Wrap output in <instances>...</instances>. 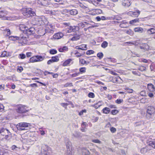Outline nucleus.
<instances>
[{
	"label": "nucleus",
	"mask_w": 155,
	"mask_h": 155,
	"mask_svg": "<svg viewBox=\"0 0 155 155\" xmlns=\"http://www.w3.org/2000/svg\"><path fill=\"white\" fill-rule=\"evenodd\" d=\"M155 111V108L154 107L150 106L148 107L147 109V113L146 114V117L150 119L151 120L155 119L154 114Z\"/></svg>",
	"instance_id": "obj_1"
},
{
	"label": "nucleus",
	"mask_w": 155,
	"mask_h": 155,
	"mask_svg": "<svg viewBox=\"0 0 155 155\" xmlns=\"http://www.w3.org/2000/svg\"><path fill=\"white\" fill-rule=\"evenodd\" d=\"M23 14L27 17L33 16L35 15L34 10L30 8H23Z\"/></svg>",
	"instance_id": "obj_2"
},
{
	"label": "nucleus",
	"mask_w": 155,
	"mask_h": 155,
	"mask_svg": "<svg viewBox=\"0 0 155 155\" xmlns=\"http://www.w3.org/2000/svg\"><path fill=\"white\" fill-rule=\"evenodd\" d=\"M30 126V124L25 122L20 123L16 125V127L19 130H25L28 129Z\"/></svg>",
	"instance_id": "obj_3"
},
{
	"label": "nucleus",
	"mask_w": 155,
	"mask_h": 155,
	"mask_svg": "<svg viewBox=\"0 0 155 155\" xmlns=\"http://www.w3.org/2000/svg\"><path fill=\"white\" fill-rule=\"evenodd\" d=\"M26 107L23 105H19L18 106L16 109L17 112L19 113L24 114L28 112L29 110H27L26 108Z\"/></svg>",
	"instance_id": "obj_4"
},
{
	"label": "nucleus",
	"mask_w": 155,
	"mask_h": 155,
	"mask_svg": "<svg viewBox=\"0 0 155 155\" xmlns=\"http://www.w3.org/2000/svg\"><path fill=\"white\" fill-rule=\"evenodd\" d=\"M37 3L39 6L51 7V3L48 2V0H38Z\"/></svg>",
	"instance_id": "obj_5"
},
{
	"label": "nucleus",
	"mask_w": 155,
	"mask_h": 155,
	"mask_svg": "<svg viewBox=\"0 0 155 155\" xmlns=\"http://www.w3.org/2000/svg\"><path fill=\"white\" fill-rule=\"evenodd\" d=\"M48 146L47 145H43L41 148L40 155H48Z\"/></svg>",
	"instance_id": "obj_6"
},
{
	"label": "nucleus",
	"mask_w": 155,
	"mask_h": 155,
	"mask_svg": "<svg viewBox=\"0 0 155 155\" xmlns=\"http://www.w3.org/2000/svg\"><path fill=\"white\" fill-rule=\"evenodd\" d=\"M9 131L5 128L2 127L0 128V139H3L4 136L6 134H8Z\"/></svg>",
	"instance_id": "obj_7"
},
{
	"label": "nucleus",
	"mask_w": 155,
	"mask_h": 155,
	"mask_svg": "<svg viewBox=\"0 0 155 155\" xmlns=\"http://www.w3.org/2000/svg\"><path fill=\"white\" fill-rule=\"evenodd\" d=\"M78 29V27L75 26H69L66 29V31L67 33H69L72 31L74 32Z\"/></svg>",
	"instance_id": "obj_8"
},
{
	"label": "nucleus",
	"mask_w": 155,
	"mask_h": 155,
	"mask_svg": "<svg viewBox=\"0 0 155 155\" xmlns=\"http://www.w3.org/2000/svg\"><path fill=\"white\" fill-rule=\"evenodd\" d=\"M147 26L152 27L153 28H150L147 30V34L151 35L155 33V27L152 25H147Z\"/></svg>",
	"instance_id": "obj_9"
},
{
	"label": "nucleus",
	"mask_w": 155,
	"mask_h": 155,
	"mask_svg": "<svg viewBox=\"0 0 155 155\" xmlns=\"http://www.w3.org/2000/svg\"><path fill=\"white\" fill-rule=\"evenodd\" d=\"M139 47L141 49L143 50L144 51H147L149 48L148 45L145 43L140 44Z\"/></svg>",
	"instance_id": "obj_10"
},
{
	"label": "nucleus",
	"mask_w": 155,
	"mask_h": 155,
	"mask_svg": "<svg viewBox=\"0 0 155 155\" xmlns=\"http://www.w3.org/2000/svg\"><path fill=\"white\" fill-rule=\"evenodd\" d=\"M7 14V12L1 11L0 12V18L3 20H12L10 18H7L5 16Z\"/></svg>",
	"instance_id": "obj_11"
},
{
	"label": "nucleus",
	"mask_w": 155,
	"mask_h": 155,
	"mask_svg": "<svg viewBox=\"0 0 155 155\" xmlns=\"http://www.w3.org/2000/svg\"><path fill=\"white\" fill-rule=\"evenodd\" d=\"M140 14L139 10L137 9L134 12H130L129 14L131 16L134 17H137Z\"/></svg>",
	"instance_id": "obj_12"
},
{
	"label": "nucleus",
	"mask_w": 155,
	"mask_h": 155,
	"mask_svg": "<svg viewBox=\"0 0 155 155\" xmlns=\"http://www.w3.org/2000/svg\"><path fill=\"white\" fill-rule=\"evenodd\" d=\"M150 150V149L149 147L147 146L142 148L140 150V152L142 153L146 154L149 153Z\"/></svg>",
	"instance_id": "obj_13"
},
{
	"label": "nucleus",
	"mask_w": 155,
	"mask_h": 155,
	"mask_svg": "<svg viewBox=\"0 0 155 155\" xmlns=\"http://www.w3.org/2000/svg\"><path fill=\"white\" fill-rule=\"evenodd\" d=\"M35 29L34 28L31 27L29 28H27L26 31L25 32V34L28 35H31L35 33Z\"/></svg>",
	"instance_id": "obj_14"
},
{
	"label": "nucleus",
	"mask_w": 155,
	"mask_h": 155,
	"mask_svg": "<svg viewBox=\"0 0 155 155\" xmlns=\"http://www.w3.org/2000/svg\"><path fill=\"white\" fill-rule=\"evenodd\" d=\"M122 5L123 6L127 7L130 6L131 5V3L128 0H124L122 1Z\"/></svg>",
	"instance_id": "obj_15"
},
{
	"label": "nucleus",
	"mask_w": 155,
	"mask_h": 155,
	"mask_svg": "<svg viewBox=\"0 0 155 155\" xmlns=\"http://www.w3.org/2000/svg\"><path fill=\"white\" fill-rule=\"evenodd\" d=\"M64 36L63 34L61 32L56 33L53 36V38L54 39H58L61 38Z\"/></svg>",
	"instance_id": "obj_16"
},
{
	"label": "nucleus",
	"mask_w": 155,
	"mask_h": 155,
	"mask_svg": "<svg viewBox=\"0 0 155 155\" xmlns=\"http://www.w3.org/2000/svg\"><path fill=\"white\" fill-rule=\"evenodd\" d=\"M82 155H88L90 154L89 151L86 148L82 147L81 149Z\"/></svg>",
	"instance_id": "obj_17"
},
{
	"label": "nucleus",
	"mask_w": 155,
	"mask_h": 155,
	"mask_svg": "<svg viewBox=\"0 0 155 155\" xmlns=\"http://www.w3.org/2000/svg\"><path fill=\"white\" fill-rule=\"evenodd\" d=\"M73 37L71 38V40L72 41H76L79 39L80 38V35L79 34H77L75 33L73 34Z\"/></svg>",
	"instance_id": "obj_18"
},
{
	"label": "nucleus",
	"mask_w": 155,
	"mask_h": 155,
	"mask_svg": "<svg viewBox=\"0 0 155 155\" xmlns=\"http://www.w3.org/2000/svg\"><path fill=\"white\" fill-rule=\"evenodd\" d=\"M147 88L150 91H154L155 90L154 86L151 84H147Z\"/></svg>",
	"instance_id": "obj_19"
},
{
	"label": "nucleus",
	"mask_w": 155,
	"mask_h": 155,
	"mask_svg": "<svg viewBox=\"0 0 155 155\" xmlns=\"http://www.w3.org/2000/svg\"><path fill=\"white\" fill-rule=\"evenodd\" d=\"M27 28H28V27L24 25H20L19 26V29L21 31H23V33L25 34V32L26 31Z\"/></svg>",
	"instance_id": "obj_20"
},
{
	"label": "nucleus",
	"mask_w": 155,
	"mask_h": 155,
	"mask_svg": "<svg viewBox=\"0 0 155 155\" xmlns=\"http://www.w3.org/2000/svg\"><path fill=\"white\" fill-rule=\"evenodd\" d=\"M71 143L70 142H68L66 144L67 153H68L69 154H71V151L70 150V149L71 148Z\"/></svg>",
	"instance_id": "obj_21"
},
{
	"label": "nucleus",
	"mask_w": 155,
	"mask_h": 155,
	"mask_svg": "<svg viewBox=\"0 0 155 155\" xmlns=\"http://www.w3.org/2000/svg\"><path fill=\"white\" fill-rule=\"evenodd\" d=\"M36 57L37 62L42 61L45 58V57L44 56H42L38 55H36Z\"/></svg>",
	"instance_id": "obj_22"
},
{
	"label": "nucleus",
	"mask_w": 155,
	"mask_h": 155,
	"mask_svg": "<svg viewBox=\"0 0 155 155\" xmlns=\"http://www.w3.org/2000/svg\"><path fill=\"white\" fill-rule=\"evenodd\" d=\"M69 12L71 15H76L78 13V11L75 9L70 10Z\"/></svg>",
	"instance_id": "obj_23"
},
{
	"label": "nucleus",
	"mask_w": 155,
	"mask_h": 155,
	"mask_svg": "<svg viewBox=\"0 0 155 155\" xmlns=\"http://www.w3.org/2000/svg\"><path fill=\"white\" fill-rule=\"evenodd\" d=\"M102 111L105 114H108L110 111V109L108 107H105L103 109Z\"/></svg>",
	"instance_id": "obj_24"
},
{
	"label": "nucleus",
	"mask_w": 155,
	"mask_h": 155,
	"mask_svg": "<svg viewBox=\"0 0 155 155\" xmlns=\"http://www.w3.org/2000/svg\"><path fill=\"white\" fill-rule=\"evenodd\" d=\"M72 61V59H68L65 61L63 64L62 65L63 66H67L68 64H69Z\"/></svg>",
	"instance_id": "obj_25"
},
{
	"label": "nucleus",
	"mask_w": 155,
	"mask_h": 155,
	"mask_svg": "<svg viewBox=\"0 0 155 155\" xmlns=\"http://www.w3.org/2000/svg\"><path fill=\"white\" fill-rule=\"evenodd\" d=\"M134 30L135 32H139L140 33H142L143 31V28L140 27L135 28Z\"/></svg>",
	"instance_id": "obj_26"
},
{
	"label": "nucleus",
	"mask_w": 155,
	"mask_h": 155,
	"mask_svg": "<svg viewBox=\"0 0 155 155\" xmlns=\"http://www.w3.org/2000/svg\"><path fill=\"white\" fill-rule=\"evenodd\" d=\"M68 48L67 47L65 46H64L63 47H60L58 51L60 52H64L65 51H67L68 50Z\"/></svg>",
	"instance_id": "obj_27"
},
{
	"label": "nucleus",
	"mask_w": 155,
	"mask_h": 155,
	"mask_svg": "<svg viewBox=\"0 0 155 155\" xmlns=\"http://www.w3.org/2000/svg\"><path fill=\"white\" fill-rule=\"evenodd\" d=\"M122 81V79L119 77H118L117 78L114 77L115 83H121Z\"/></svg>",
	"instance_id": "obj_28"
},
{
	"label": "nucleus",
	"mask_w": 155,
	"mask_h": 155,
	"mask_svg": "<svg viewBox=\"0 0 155 155\" xmlns=\"http://www.w3.org/2000/svg\"><path fill=\"white\" fill-rule=\"evenodd\" d=\"M148 145L155 149V140L149 141Z\"/></svg>",
	"instance_id": "obj_29"
},
{
	"label": "nucleus",
	"mask_w": 155,
	"mask_h": 155,
	"mask_svg": "<svg viewBox=\"0 0 155 155\" xmlns=\"http://www.w3.org/2000/svg\"><path fill=\"white\" fill-rule=\"evenodd\" d=\"M51 59L53 62H58L59 60V57L58 56L52 57Z\"/></svg>",
	"instance_id": "obj_30"
},
{
	"label": "nucleus",
	"mask_w": 155,
	"mask_h": 155,
	"mask_svg": "<svg viewBox=\"0 0 155 155\" xmlns=\"http://www.w3.org/2000/svg\"><path fill=\"white\" fill-rule=\"evenodd\" d=\"M37 62L36 56H33L31 57L29 60V62Z\"/></svg>",
	"instance_id": "obj_31"
},
{
	"label": "nucleus",
	"mask_w": 155,
	"mask_h": 155,
	"mask_svg": "<svg viewBox=\"0 0 155 155\" xmlns=\"http://www.w3.org/2000/svg\"><path fill=\"white\" fill-rule=\"evenodd\" d=\"M79 62L80 64L83 65H84L85 64L87 65L89 63V62H87L83 59L80 58L79 59Z\"/></svg>",
	"instance_id": "obj_32"
},
{
	"label": "nucleus",
	"mask_w": 155,
	"mask_h": 155,
	"mask_svg": "<svg viewBox=\"0 0 155 155\" xmlns=\"http://www.w3.org/2000/svg\"><path fill=\"white\" fill-rule=\"evenodd\" d=\"M139 22V19L138 18H136L130 21V24H134L136 23H137Z\"/></svg>",
	"instance_id": "obj_33"
},
{
	"label": "nucleus",
	"mask_w": 155,
	"mask_h": 155,
	"mask_svg": "<svg viewBox=\"0 0 155 155\" xmlns=\"http://www.w3.org/2000/svg\"><path fill=\"white\" fill-rule=\"evenodd\" d=\"M108 43L106 41H104L101 44V47L104 48H106L108 46Z\"/></svg>",
	"instance_id": "obj_34"
},
{
	"label": "nucleus",
	"mask_w": 155,
	"mask_h": 155,
	"mask_svg": "<svg viewBox=\"0 0 155 155\" xmlns=\"http://www.w3.org/2000/svg\"><path fill=\"white\" fill-rule=\"evenodd\" d=\"M20 37L18 36H11L9 37L10 40L13 41L19 39H20Z\"/></svg>",
	"instance_id": "obj_35"
},
{
	"label": "nucleus",
	"mask_w": 155,
	"mask_h": 155,
	"mask_svg": "<svg viewBox=\"0 0 155 155\" xmlns=\"http://www.w3.org/2000/svg\"><path fill=\"white\" fill-rule=\"evenodd\" d=\"M63 3H60L59 4L57 3H51V7L53 6L55 7V8H57L58 7L59 5H63Z\"/></svg>",
	"instance_id": "obj_36"
},
{
	"label": "nucleus",
	"mask_w": 155,
	"mask_h": 155,
	"mask_svg": "<svg viewBox=\"0 0 155 155\" xmlns=\"http://www.w3.org/2000/svg\"><path fill=\"white\" fill-rule=\"evenodd\" d=\"M73 135L76 138H79L80 137V133L78 131H75L74 133L73 134Z\"/></svg>",
	"instance_id": "obj_37"
},
{
	"label": "nucleus",
	"mask_w": 155,
	"mask_h": 155,
	"mask_svg": "<svg viewBox=\"0 0 155 155\" xmlns=\"http://www.w3.org/2000/svg\"><path fill=\"white\" fill-rule=\"evenodd\" d=\"M81 50H86L87 49V45L85 44H82L80 45Z\"/></svg>",
	"instance_id": "obj_38"
},
{
	"label": "nucleus",
	"mask_w": 155,
	"mask_h": 155,
	"mask_svg": "<svg viewBox=\"0 0 155 155\" xmlns=\"http://www.w3.org/2000/svg\"><path fill=\"white\" fill-rule=\"evenodd\" d=\"M86 68L85 67H81L79 68V70L80 73H84L86 72Z\"/></svg>",
	"instance_id": "obj_39"
},
{
	"label": "nucleus",
	"mask_w": 155,
	"mask_h": 155,
	"mask_svg": "<svg viewBox=\"0 0 155 155\" xmlns=\"http://www.w3.org/2000/svg\"><path fill=\"white\" fill-rule=\"evenodd\" d=\"M68 102L69 103L68 104L67 103H62L61 104V105L63 107L66 108L67 106H68L69 104H71V102L70 101H68Z\"/></svg>",
	"instance_id": "obj_40"
},
{
	"label": "nucleus",
	"mask_w": 155,
	"mask_h": 155,
	"mask_svg": "<svg viewBox=\"0 0 155 155\" xmlns=\"http://www.w3.org/2000/svg\"><path fill=\"white\" fill-rule=\"evenodd\" d=\"M57 52V51L55 49H51L49 51V53L51 54H56Z\"/></svg>",
	"instance_id": "obj_41"
},
{
	"label": "nucleus",
	"mask_w": 155,
	"mask_h": 155,
	"mask_svg": "<svg viewBox=\"0 0 155 155\" xmlns=\"http://www.w3.org/2000/svg\"><path fill=\"white\" fill-rule=\"evenodd\" d=\"M146 68L143 66H139L138 68V69L139 71H143L146 70Z\"/></svg>",
	"instance_id": "obj_42"
},
{
	"label": "nucleus",
	"mask_w": 155,
	"mask_h": 155,
	"mask_svg": "<svg viewBox=\"0 0 155 155\" xmlns=\"http://www.w3.org/2000/svg\"><path fill=\"white\" fill-rule=\"evenodd\" d=\"M75 54L77 57H80L83 55V54L80 53V52H78L77 51H75Z\"/></svg>",
	"instance_id": "obj_43"
},
{
	"label": "nucleus",
	"mask_w": 155,
	"mask_h": 155,
	"mask_svg": "<svg viewBox=\"0 0 155 155\" xmlns=\"http://www.w3.org/2000/svg\"><path fill=\"white\" fill-rule=\"evenodd\" d=\"M104 54L102 52L98 53L97 54V57L99 58L100 59L102 58L103 57Z\"/></svg>",
	"instance_id": "obj_44"
},
{
	"label": "nucleus",
	"mask_w": 155,
	"mask_h": 155,
	"mask_svg": "<svg viewBox=\"0 0 155 155\" xmlns=\"http://www.w3.org/2000/svg\"><path fill=\"white\" fill-rule=\"evenodd\" d=\"M125 89L127 91V92L129 93H132L133 91V90L132 89L128 87H126Z\"/></svg>",
	"instance_id": "obj_45"
},
{
	"label": "nucleus",
	"mask_w": 155,
	"mask_h": 155,
	"mask_svg": "<svg viewBox=\"0 0 155 155\" xmlns=\"http://www.w3.org/2000/svg\"><path fill=\"white\" fill-rule=\"evenodd\" d=\"M11 135V133L10 132H8V134H6L5 135L4 137H4V139H5L6 140H7L8 139V137Z\"/></svg>",
	"instance_id": "obj_46"
},
{
	"label": "nucleus",
	"mask_w": 155,
	"mask_h": 155,
	"mask_svg": "<svg viewBox=\"0 0 155 155\" xmlns=\"http://www.w3.org/2000/svg\"><path fill=\"white\" fill-rule=\"evenodd\" d=\"M94 52V51L92 50H89L87 51L86 53L87 55H89L93 54Z\"/></svg>",
	"instance_id": "obj_47"
},
{
	"label": "nucleus",
	"mask_w": 155,
	"mask_h": 155,
	"mask_svg": "<svg viewBox=\"0 0 155 155\" xmlns=\"http://www.w3.org/2000/svg\"><path fill=\"white\" fill-rule=\"evenodd\" d=\"M88 96L89 97L94 98L95 97V95L93 93L91 92L88 94Z\"/></svg>",
	"instance_id": "obj_48"
},
{
	"label": "nucleus",
	"mask_w": 155,
	"mask_h": 155,
	"mask_svg": "<svg viewBox=\"0 0 155 155\" xmlns=\"http://www.w3.org/2000/svg\"><path fill=\"white\" fill-rule=\"evenodd\" d=\"M107 59H109L110 60V61L113 63H116L117 62V60L114 58H112L110 57L107 58Z\"/></svg>",
	"instance_id": "obj_49"
},
{
	"label": "nucleus",
	"mask_w": 155,
	"mask_h": 155,
	"mask_svg": "<svg viewBox=\"0 0 155 155\" xmlns=\"http://www.w3.org/2000/svg\"><path fill=\"white\" fill-rule=\"evenodd\" d=\"M138 61L139 62H143L144 63H147V60L145 59L144 58H140L138 59Z\"/></svg>",
	"instance_id": "obj_50"
},
{
	"label": "nucleus",
	"mask_w": 155,
	"mask_h": 155,
	"mask_svg": "<svg viewBox=\"0 0 155 155\" xmlns=\"http://www.w3.org/2000/svg\"><path fill=\"white\" fill-rule=\"evenodd\" d=\"M73 85H72V84L71 83H66L64 85V86L65 87H71Z\"/></svg>",
	"instance_id": "obj_51"
},
{
	"label": "nucleus",
	"mask_w": 155,
	"mask_h": 155,
	"mask_svg": "<svg viewBox=\"0 0 155 155\" xmlns=\"http://www.w3.org/2000/svg\"><path fill=\"white\" fill-rule=\"evenodd\" d=\"M92 141L94 143H98L100 144L101 143V141L98 139L92 140Z\"/></svg>",
	"instance_id": "obj_52"
},
{
	"label": "nucleus",
	"mask_w": 155,
	"mask_h": 155,
	"mask_svg": "<svg viewBox=\"0 0 155 155\" xmlns=\"http://www.w3.org/2000/svg\"><path fill=\"white\" fill-rule=\"evenodd\" d=\"M90 25H91V26L89 27L88 28V29L89 28H94V27H96L98 26L97 25V24H94V25H91V24H90Z\"/></svg>",
	"instance_id": "obj_53"
},
{
	"label": "nucleus",
	"mask_w": 155,
	"mask_h": 155,
	"mask_svg": "<svg viewBox=\"0 0 155 155\" xmlns=\"http://www.w3.org/2000/svg\"><path fill=\"white\" fill-rule=\"evenodd\" d=\"M25 57V55L24 54H21L19 55V58L21 59H24Z\"/></svg>",
	"instance_id": "obj_54"
},
{
	"label": "nucleus",
	"mask_w": 155,
	"mask_h": 155,
	"mask_svg": "<svg viewBox=\"0 0 155 155\" xmlns=\"http://www.w3.org/2000/svg\"><path fill=\"white\" fill-rule=\"evenodd\" d=\"M118 113V111L116 110H113L111 111V114L113 115H115Z\"/></svg>",
	"instance_id": "obj_55"
},
{
	"label": "nucleus",
	"mask_w": 155,
	"mask_h": 155,
	"mask_svg": "<svg viewBox=\"0 0 155 155\" xmlns=\"http://www.w3.org/2000/svg\"><path fill=\"white\" fill-rule=\"evenodd\" d=\"M4 107L2 104H0V112H2L4 110Z\"/></svg>",
	"instance_id": "obj_56"
},
{
	"label": "nucleus",
	"mask_w": 155,
	"mask_h": 155,
	"mask_svg": "<svg viewBox=\"0 0 155 155\" xmlns=\"http://www.w3.org/2000/svg\"><path fill=\"white\" fill-rule=\"evenodd\" d=\"M123 101V100L122 99H117L115 101L116 103L118 104H120Z\"/></svg>",
	"instance_id": "obj_57"
},
{
	"label": "nucleus",
	"mask_w": 155,
	"mask_h": 155,
	"mask_svg": "<svg viewBox=\"0 0 155 155\" xmlns=\"http://www.w3.org/2000/svg\"><path fill=\"white\" fill-rule=\"evenodd\" d=\"M110 130L112 133H113L116 132V129L115 128L112 127L110 128Z\"/></svg>",
	"instance_id": "obj_58"
},
{
	"label": "nucleus",
	"mask_w": 155,
	"mask_h": 155,
	"mask_svg": "<svg viewBox=\"0 0 155 155\" xmlns=\"http://www.w3.org/2000/svg\"><path fill=\"white\" fill-rule=\"evenodd\" d=\"M86 110L85 109L82 110L79 113L80 115H82L84 113H86Z\"/></svg>",
	"instance_id": "obj_59"
},
{
	"label": "nucleus",
	"mask_w": 155,
	"mask_h": 155,
	"mask_svg": "<svg viewBox=\"0 0 155 155\" xmlns=\"http://www.w3.org/2000/svg\"><path fill=\"white\" fill-rule=\"evenodd\" d=\"M23 70V68L21 66L18 67V68L17 69V71L18 72H19L20 73Z\"/></svg>",
	"instance_id": "obj_60"
},
{
	"label": "nucleus",
	"mask_w": 155,
	"mask_h": 155,
	"mask_svg": "<svg viewBox=\"0 0 155 155\" xmlns=\"http://www.w3.org/2000/svg\"><path fill=\"white\" fill-rule=\"evenodd\" d=\"M0 155H9V154L6 152L0 151Z\"/></svg>",
	"instance_id": "obj_61"
},
{
	"label": "nucleus",
	"mask_w": 155,
	"mask_h": 155,
	"mask_svg": "<svg viewBox=\"0 0 155 155\" xmlns=\"http://www.w3.org/2000/svg\"><path fill=\"white\" fill-rule=\"evenodd\" d=\"M5 31H7V35L8 36H9L10 35V34H11L10 31L9 29L6 28L5 30Z\"/></svg>",
	"instance_id": "obj_62"
},
{
	"label": "nucleus",
	"mask_w": 155,
	"mask_h": 155,
	"mask_svg": "<svg viewBox=\"0 0 155 155\" xmlns=\"http://www.w3.org/2000/svg\"><path fill=\"white\" fill-rule=\"evenodd\" d=\"M80 73H75L74 74H72L71 75V77L72 78L73 77H76L77 76L78 74H80Z\"/></svg>",
	"instance_id": "obj_63"
},
{
	"label": "nucleus",
	"mask_w": 155,
	"mask_h": 155,
	"mask_svg": "<svg viewBox=\"0 0 155 155\" xmlns=\"http://www.w3.org/2000/svg\"><path fill=\"white\" fill-rule=\"evenodd\" d=\"M6 56V52L5 51L2 53V54L0 56V57H5Z\"/></svg>",
	"instance_id": "obj_64"
}]
</instances>
